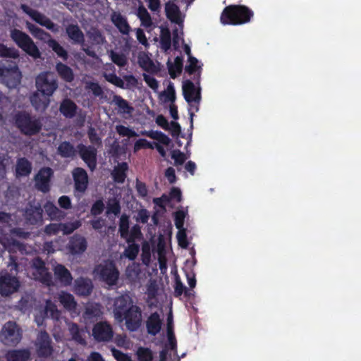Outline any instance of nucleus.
Masks as SVG:
<instances>
[{"mask_svg": "<svg viewBox=\"0 0 361 361\" xmlns=\"http://www.w3.org/2000/svg\"><path fill=\"white\" fill-rule=\"evenodd\" d=\"M104 78L106 81L114 85L115 86H116L119 88H121V89L126 88L125 83H124L123 80L120 77H118L116 74H115L114 73L106 74L104 75Z\"/></svg>", "mask_w": 361, "mask_h": 361, "instance_id": "obj_56", "label": "nucleus"}, {"mask_svg": "<svg viewBox=\"0 0 361 361\" xmlns=\"http://www.w3.org/2000/svg\"><path fill=\"white\" fill-rule=\"evenodd\" d=\"M9 159L8 153H0V174L5 175L6 173V166Z\"/></svg>", "mask_w": 361, "mask_h": 361, "instance_id": "obj_62", "label": "nucleus"}, {"mask_svg": "<svg viewBox=\"0 0 361 361\" xmlns=\"http://www.w3.org/2000/svg\"><path fill=\"white\" fill-rule=\"evenodd\" d=\"M19 281L16 276L6 273L0 276V294L8 296L17 291L19 288Z\"/></svg>", "mask_w": 361, "mask_h": 361, "instance_id": "obj_16", "label": "nucleus"}, {"mask_svg": "<svg viewBox=\"0 0 361 361\" xmlns=\"http://www.w3.org/2000/svg\"><path fill=\"white\" fill-rule=\"evenodd\" d=\"M171 158L174 160L176 166L182 165L187 159L185 154L179 149H174L171 152Z\"/></svg>", "mask_w": 361, "mask_h": 361, "instance_id": "obj_58", "label": "nucleus"}, {"mask_svg": "<svg viewBox=\"0 0 361 361\" xmlns=\"http://www.w3.org/2000/svg\"><path fill=\"white\" fill-rule=\"evenodd\" d=\"M21 8L24 13L28 15L34 21L42 26L45 27L52 32L58 31L57 25L53 23L49 18L41 13L37 10L30 8L25 4L21 6Z\"/></svg>", "mask_w": 361, "mask_h": 361, "instance_id": "obj_11", "label": "nucleus"}, {"mask_svg": "<svg viewBox=\"0 0 361 361\" xmlns=\"http://www.w3.org/2000/svg\"><path fill=\"white\" fill-rule=\"evenodd\" d=\"M30 102L34 108L37 111L45 110L49 104V97L42 99L37 92H35L30 97Z\"/></svg>", "mask_w": 361, "mask_h": 361, "instance_id": "obj_38", "label": "nucleus"}, {"mask_svg": "<svg viewBox=\"0 0 361 361\" xmlns=\"http://www.w3.org/2000/svg\"><path fill=\"white\" fill-rule=\"evenodd\" d=\"M22 336L14 322H6L0 334V341L6 345L15 346L21 340Z\"/></svg>", "mask_w": 361, "mask_h": 361, "instance_id": "obj_8", "label": "nucleus"}, {"mask_svg": "<svg viewBox=\"0 0 361 361\" xmlns=\"http://www.w3.org/2000/svg\"><path fill=\"white\" fill-rule=\"evenodd\" d=\"M0 57L16 59L19 57V51L14 47H7L4 44L0 43Z\"/></svg>", "mask_w": 361, "mask_h": 361, "instance_id": "obj_46", "label": "nucleus"}, {"mask_svg": "<svg viewBox=\"0 0 361 361\" xmlns=\"http://www.w3.org/2000/svg\"><path fill=\"white\" fill-rule=\"evenodd\" d=\"M10 37L15 44L33 59H39L41 52L32 38L25 32L13 28L10 32Z\"/></svg>", "mask_w": 361, "mask_h": 361, "instance_id": "obj_3", "label": "nucleus"}, {"mask_svg": "<svg viewBox=\"0 0 361 361\" xmlns=\"http://www.w3.org/2000/svg\"><path fill=\"white\" fill-rule=\"evenodd\" d=\"M112 103H114L123 114H130L133 111V107L127 100L124 99L120 95H114Z\"/></svg>", "mask_w": 361, "mask_h": 361, "instance_id": "obj_36", "label": "nucleus"}, {"mask_svg": "<svg viewBox=\"0 0 361 361\" xmlns=\"http://www.w3.org/2000/svg\"><path fill=\"white\" fill-rule=\"evenodd\" d=\"M59 300L63 307L68 311H73L76 308L77 302L73 295L69 293L61 292L59 294Z\"/></svg>", "mask_w": 361, "mask_h": 361, "instance_id": "obj_32", "label": "nucleus"}, {"mask_svg": "<svg viewBox=\"0 0 361 361\" xmlns=\"http://www.w3.org/2000/svg\"><path fill=\"white\" fill-rule=\"evenodd\" d=\"M93 283L89 278L80 276L74 281L73 290L79 296H89L93 290Z\"/></svg>", "mask_w": 361, "mask_h": 361, "instance_id": "obj_19", "label": "nucleus"}, {"mask_svg": "<svg viewBox=\"0 0 361 361\" xmlns=\"http://www.w3.org/2000/svg\"><path fill=\"white\" fill-rule=\"evenodd\" d=\"M183 56H176L174 60V63H173L170 59L168 60L167 67L169 70V75L171 78L174 79L177 74L181 73L183 71Z\"/></svg>", "mask_w": 361, "mask_h": 361, "instance_id": "obj_31", "label": "nucleus"}, {"mask_svg": "<svg viewBox=\"0 0 361 361\" xmlns=\"http://www.w3.org/2000/svg\"><path fill=\"white\" fill-rule=\"evenodd\" d=\"M87 136L91 145L99 147L102 145V138L98 135L94 128L90 126L87 130Z\"/></svg>", "mask_w": 361, "mask_h": 361, "instance_id": "obj_54", "label": "nucleus"}, {"mask_svg": "<svg viewBox=\"0 0 361 361\" xmlns=\"http://www.w3.org/2000/svg\"><path fill=\"white\" fill-rule=\"evenodd\" d=\"M36 87L38 92L44 97H49L58 88L57 80L49 72L41 73L35 80Z\"/></svg>", "mask_w": 361, "mask_h": 361, "instance_id": "obj_4", "label": "nucleus"}, {"mask_svg": "<svg viewBox=\"0 0 361 361\" xmlns=\"http://www.w3.org/2000/svg\"><path fill=\"white\" fill-rule=\"evenodd\" d=\"M136 355L138 361H152L153 359L152 351L148 348L140 347Z\"/></svg>", "mask_w": 361, "mask_h": 361, "instance_id": "obj_49", "label": "nucleus"}, {"mask_svg": "<svg viewBox=\"0 0 361 361\" xmlns=\"http://www.w3.org/2000/svg\"><path fill=\"white\" fill-rule=\"evenodd\" d=\"M32 163L25 157L18 158L16 165V177H25L32 171Z\"/></svg>", "mask_w": 361, "mask_h": 361, "instance_id": "obj_28", "label": "nucleus"}, {"mask_svg": "<svg viewBox=\"0 0 361 361\" xmlns=\"http://www.w3.org/2000/svg\"><path fill=\"white\" fill-rule=\"evenodd\" d=\"M188 62L189 64L185 66V71L189 75H192L197 72V74L194 77V80L196 83L199 84L200 80L201 66L197 65L198 60L195 57L190 56V57H188Z\"/></svg>", "mask_w": 361, "mask_h": 361, "instance_id": "obj_33", "label": "nucleus"}, {"mask_svg": "<svg viewBox=\"0 0 361 361\" xmlns=\"http://www.w3.org/2000/svg\"><path fill=\"white\" fill-rule=\"evenodd\" d=\"M185 214L183 211L179 210L174 214V222L176 227L178 229H183Z\"/></svg>", "mask_w": 361, "mask_h": 361, "instance_id": "obj_59", "label": "nucleus"}, {"mask_svg": "<svg viewBox=\"0 0 361 361\" xmlns=\"http://www.w3.org/2000/svg\"><path fill=\"white\" fill-rule=\"evenodd\" d=\"M135 150H138L140 149H152L153 148L152 145L147 140L141 138L137 140L134 146Z\"/></svg>", "mask_w": 361, "mask_h": 361, "instance_id": "obj_63", "label": "nucleus"}, {"mask_svg": "<svg viewBox=\"0 0 361 361\" xmlns=\"http://www.w3.org/2000/svg\"><path fill=\"white\" fill-rule=\"evenodd\" d=\"M92 336L98 342H109L114 336L112 326L107 322H99L92 329Z\"/></svg>", "mask_w": 361, "mask_h": 361, "instance_id": "obj_13", "label": "nucleus"}, {"mask_svg": "<svg viewBox=\"0 0 361 361\" xmlns=\"http://www.w3.org/2000/svg\"><path fill=\"white\" fill-rule=\"evenodd\" d=\"M117 320L120 322L125 321L126 326L128 331L132 332L136 331L142 325V310L139 306L134 305L128 308L123 315Z\"/></svg>", "mask_w": 361, "mask_h": 361, "instance_id": "obj_6", "label": "nucleus"}, {"mask_svg": "<svg viewBox=\"0 0 361 361\" xmlns=\"http://www.w3.org/2000/svg\"><path fill=\"white\" fill-rule=\"evenodd\" d=\"M13 121L20 132L27 136L36 135L42 128L41 118L26 111H18L13 116Z\"/></svg>", "mask_w": 361, "mask_h": 361, "instance_id": "obj_2", "label": "nucleus"}, {"mask_svg": "<svg viewBox=\"0 0 361 361\" xmlns=\"http://www.w3.org/2000/svg\"><path fill=\"white\" fill-rule=\"evenodd\" d=\"M66 33L68 38L74 44H79L82 47V50L92 58H96L97 54L90 47H85V35L77 23H71L66 27Z\"/></svg>", "mask_w": 361, "mask_h": 361, "instance_id": "obj_7", "label": "nucleus"}, {"mask_svg": "<svg viewBox=\"0 0 361 361\" xmlns=\"http://www.w3.org/2000/svg\"><path fill=\"white\" fill-rule=\"evenodd\" d=\"M253 11L244 5H229L223 10L221 23L224 25H242L247 23L253 17Z\"/></svg>", "mask_w": 361, "mask_h": 361, "instance_id": "obj_1", "label": "nucleus"}, {"mask_svg": "<svg viewBox=\"0 0 361 361\" xmlns=\"http://www.w3.org/2000/svg\"><path fill=\"white\" fill-rule=\"evenodd\" d=\"M51 339L46 331H41L37 338V353L40 357H49L52 355L54 349Z\"/></svg>", "mask_w": 361, "mask_h": 361, "instance_id": "obj_12", "label": "nucleus"}, {"mask_svg": "<svg viewBox=\"0 0 361 361\" xmlns=\"http://www.w3.org/2000/svg\"><path fill=\"white\" fill-rule=\"evenodd\" d=\"M81 226V223L78 220L73 222L61 223V231L64 234L68 235L78 229Z\"/></svg>", "mask_w": 361, "mask_h": 361, "instance_id": "obj_50", "label": "nucleus"}, {"mask_svg": "<svg viewBox=\"0 0 361 361\" xmlns=\"http://www.w3.org/2000/svg\"><path fill=\"white\" fill-rule=\"evenodd\" d=\"M57 152L63 158H73L75 157L78 150L70 142L63 141L59 144Z\"/></svg>", "mask_w": 361, "mask_h": 361, "instance_id": "obj_30", "label": "nucleus"}, {"mask_svg": "<svg viewBox=\"0 0 361 361\" xmlns=\"http://www.w3.org/2000/svg\"><path fill=\"white\" fill-rule=\"evenodd\" d=\"M26 26L29 31L31 32V34L37 39L45 40L51 37L49 33L47 32L42 28L38 27L37 26L31 23L27 22L26 23Z\"/></svg>", "mask_w": 361, "mask_h": 361, "instance_id": "obj_40", "label": "nucleus"}, {"mask_svg": "<svg viewBox=\"0 0 361 361\" xmlns=\"http://www.w3.org/2000/svg\"><path fill=\"white\" fill-rule=\"evenodd\" d=\"M137 16L141 22V25L145 27H151L152 25V20L150 14L147 8L143 6H139L137 11Z\"/></svg>", "mask_w": 361, "mask_h": 361, "instance_id": "obj_37", "label": "nucleus"}, {"mask_svg": "<svg viewBox=\"0 0 361 361\" xmlns=\"http://www.w3.org/2000/svg\"><path fill=\"white\" fill-rule=\"evenodd\" d=\"M118 231L122 238L128 235L129 231V219L126 215H122L120 219Z\"/></svg>", "mask_w": 361, "mask_h": 361, "instance_id": "obj_53", "label": "nucleus"}, {"mask_svg": "<svg viewBox=\"0 0 361 361\" xmlns=\"http://www.w3.org/2000/svg\"><path fill=\"white\" fill-rule=\"evenodd\" d=\"M20 72L15 63L8 66L0 65V82L9 88L16 87L20 82Z\"/></svg>", "mask_w": 361, "mask_h": 361, "instance_id": "obj_5", "label": "nucleus"}, {"mask_svg": "<svg viewBox=\"0 0 361 361\" xmlns=\"http://www.w3.org/2000/svg\"><path fill=\"white\" fill-rule=\"evenodd\" d=\"M183 94L185 100L191 104L192 102L197 103L199 105L201 100L200 88H196L195 84L190 80H186L183 82ZM199 110L198 106H196V111Z\"/></svg>", "mask_w": 361, "mask_h": 361, "instance_id": "obj_14", "label": "nucleus"}, {"mask_svg": "<svg viewBox=\"0 0 361 361\" xmlns=\"http://www.w3.org/2000/svg\"><path fill=\"white\" fill-rule=\"evenodd\" d=\"M128 169L127 163L122 162L116 166L112 172L114 180L117 183H123L126 178V171Z\"/></svg>", "mask_w": 361, "mask_h": 361, "instance_id": "obj_34", "label": "nucleus"}, {"mask_svg": "<svg viewBox=\"0 0 361 361\" xmlns=\"http://www.w3.org/2000/svg\"><path fill=\"white\" fill-rule=\"evenodd\" d=\"M144 80L147 83V85L154 91H156L158 89L159 82L153 76H150L149 75H144Z\"/></svg>", "mask_w": 361, "mask_h": 361, "instance_id": "obj_64", "label": "nucleus"}, {"mask_svg": "<svg viewBox=\"0 0 361 361\" xmlns=\"http://www.w3.org/2000/svg\"><path fill=\"white\" fill-rule=\"evenodd\" d=\"M140 247L135 243H128V246L124 251L125 256L130 260H134L139 252Z\"/></svg>", "mask_w": 361, "mask_h": 361, "instance_id": "obj_51", "label": "nucleus"}, {"mask_svg": "<svg viewBox=\"0 0 361 361\" xmlns=\"http://www.w3.org/2000/svg\"><path fill=\"white\" fill-rule=\"evenodd\" d=\"M165 13L167 18L171 22L178 25L183 24L180 8L175 3L171 1L166 2L165 4Z\"/></svg>", "mask_w": 361, "mask_h": 361, "instance_id": "obj_26", "label": "nucleus"}, {"mask_svg": "<svg viewBox=\"0 0 361 361\" xmlns=\"http://www.w3.org/2000/svg\"><path fill=\"white\" fill-rule=\"evenodd\" d=\"M42 213L43 210L40 206L30 204L25 210V219L30 225H37L42 221Z\"/></svg>", "mask_w": 361, "mask_h": 361, "instance_id": "obj_21", "label": "nucleus"}, {"mask_svg": "<svg viewBox=\"0 0 361 361\" xmlns=\"http://www.w3.org/2000/svg\"><path fill=\"white\" fill-rule=\"evenodd\" d=\"M44 209L51 219H59L63 216V212L52 202H47Z\"/></svg>", "mask_w": 361, "mask_h": 361, "instance_id": "obj_42", "label": "nucleus"}, {"mask_svg": "<svg viewBox=\"0 0 361 361\" xmlns=\"http://www.w3.org/2000/svg\"><path fill=\"white\" fill-rule=\"evenodd\" d=\"M87 36L90 39L92 44L94 45H101L105 41L104 37L102 35V32L97 29H94L87 32Z\"/></svg>", "mask_w": 361, "mask_h": 361, "instance_id": "obj_47", "label": "nucleus"}, {"mask_svg": "<svg viewBox=\"0 0 361 361\" xmlns=\"http://www.w3.org/2000/svg\"><path fill=\"white\" fill-rule=\"evenodd\" d=\"M147 135L165 145H168L171 142L170 138L161 131H149Z\"/></svg>", "mask_w": 361, "mask_h": 361, "instance_id": "obj_48", "label": "nucleus"}, {"mask_svg": "<svg viewBox=\"0 0 361 361\" xmlns=\"http://www.w3.org/2000/svg\"><path fill=\"white\" fill-rule=\"evenodd\" d=\"M56 71L59 77L66 82H71L74 80L73 70L66 64L58 62L56 65Z\"/></svg>", "mask_w": 361, "mask_h": 361, "instance_id": "obj_29", "label": "nucleus"}, {"mask_svg": "<svg viewBox=\"0 0 361 361\" xmlns=\"http://www.w3.org/2000/svg\"><path fill=\"white\" fill-rule=\"evenodd\" d=\"M53 176L54 171L50 167L41 168L35 177L36 188L44 193L49 192Z\"/></svg>", "mask_w": 361, "mask_h": 361, "instance_id": "obj_10", "label": "nucleus"}, {"mask_svg": "<svg viewBox=\"0 0 361 361\" xmlns=\"http://www.w3.org/2000/svg\"><path fill=\"white\" fill-rule=\"evenodd\" d=\"M167 336L171 349L176 346V341L173 333V315L170 312L167 317Z\"/></svg>", "mask_w": 361, "mask_h": 361, "instance_id": "obj_44", "label": "nucleus"}, {"mask_svg": "<svg viewBox=\"0 0 361 361\" xmlns=\"http://www.w3.org/2000/svg\"><path fill=\"white\" fill-rule=\"evenodd\" d=\"M134 305L130 296L127 294L120 295L115 299L114 304V314L116 319L121 318L122 315Z\"/></svg>", "mask_w": 361, "mask_h": 361, "instance_id": "obj_18", "label": "nucleus"}, {"mask_svg": "<svg viewBox=\"0 0 361 361\" xmlns=\"http://www.w3.org/2000/svg\"><path fill=\"white\" fill-rule=\"evenodd\" d=\"M77 150L81 159L85 163L91 171H94L97 164V149L93 145H85L80 143L77 145Z\"/></svg>", "mask_w": 361, "mask_h": 361, "instance_id": "obj_9", "label": "nucleus"}, {"mask_svg": "<svg viewBox=\"0 0 361 361\" xmlns=\"http://www.w3.org/2000/svg\"><path fill=\"white\" fill-rule=\"evenodd\" d=\"M106 209H106L107 214H114V215L117 216L121 212L120 203L116 199L110 200L108 202Z\"/></svg>", "mask_w": 361, "mask_h": 361, "instance_id": "obj_57", "label": "nucleus"}, {"mask_svg": "<svg viewBox=\"0 0 361 361\" xmlns=\"http://www.w3.org/2000/svg\"><path fill=\"white\" fill-rule=\"evenodd\" d=\"M184 293L186 298H190L193 294L182 283L178 276L175 278L174 296L178 298Z\"/></svg>", "mask_w": 361, "mask_h": 361, "instance_id": "obj_39", "label": "nucleus"}, {"mask_svg": "<svg viewBox=\"0 0 361 361\" xmlns=\"http://www.w3.org/2000/svg\"><path fill=\"white\" fill-rule=\"evenodd\" d=\"M100 279L109 286L115 285L118 281L119 272L113 263L99 265L97 268Z\"/></svg>", "mask_w": 361, "mask_h": 361, "instance_id": "obj_15", "label": "nucleus"}, {"mask_svg": "<svg viewBox=\"0 0 361 361\" xmlns=\"http://www.w3.org/2000/svg\"><path fill=\"white\" fill-rule=\"evenodd\" d=\"M54 274L56 279L63 286H68L72 283L71 273L64 265L57 264L54 268Z\"/></svg>", "mask_w": 361, "mask_h": 361, "instance_id": "obj_24", "label": "nucleus"}, {"mask_svg": "<svg viewBox=\"0 0 361 361\" xmlns=\"http://www.w3.org/2000/svg\"><path fill=\"white\" fill-rule=\"evenodd\" d=\"M145 325L147 332L149 335L156 336L158 334L162 326V319L159 313L157 312L151 313L146 320Z\"/></svg>", "mask_w": 361, "mask_h": 361, "instance_id": "obj_22", "label": "nucleus"}, {"mask_svg": "<svg viewBox=\"0 0 361 361\" xmlns=\"http://www.w3.org/2000/svg\"><path fill=\"white\" fill-rule=\"evenodd\" d=\"M161 47L165 51L171 49V35L168 28L162 29L160 35Z\"/></svg>", "mask_w": 361, "mask_h": 361, "instance_id": "obj_41", "label": "nucleus"}, {"mask_svg": "<svg viewBox=\"0 0 361 361\" xmlns=\"http://www.w3.org/2000/svg\"><path fill=\"white\" fill-rule=\"evenodd\" d=\"M31 267L35 270L37 279L40 281L49 284L51 281V274L49 272L48 269L44 260L39 257H35L31 262Z\"/></svg>", "mask_w": 361, "mask_h": 361, "instance_id": "obj_17", "label": "nucleus"}, {"mask_svg": "<svg viewBox=\"0 0 361 361\" xmlns=\"http://www.w3.org/2000/svg\"><path fill=\"white\" fill-rule=\"evenodd\" d=\"M109 57L111 61L118 67H124L128 63V59L123 53H118L114 50L109 51Z\"/></svg>", "mask_w": 361, "mask_h": 361, "instance_id": "obj_43", "label": "nucleus"}, {"mask_svg": "<svg viewBox=\"0 0 361 361\" xmlns=\"http://www.w3.org/2000/svg\"><path fill=\"white\" fill-rule=\"evenodd\" d=\"M31 353L28 348L9 350L5 354L7 361H28Z\"/></svg>", "mask_w": 361, "mask_h": 361, "instance_id": "obj_25", "label": "nucleus"}, {"mask_svg": "<svg viewBox=\"0 0 361 361\" xmlns=\"http://www.w3.org/2000/svg\"><path fill=\"white\" fill-rule=\"evenodd\" d=\"M69 330L74 341L81 344L85 343V339L82 336L79 326L77 324L73 323L70 326Z\"/></svg>", "mask_w": 361, "mask_h": 361, "instance_id": "obj_55", "label": "nucleus"}, {"mask_svg": "<svg viewBox=\"0 0 361 361\" xmlns=\"http://www.w3.org/2000/svg\"><path fill=\"white\" fill-rule=\"evenodd\" d=\"M104 209V204L102 201V200H97L95 201V202L92 204L90 212L91 214L93 216H97L101 214Z\"/></svg>", "mask_w": 361, "mask_h": 361, "instance_id": "obj_61", "label": "nucleus"}, {"mask_svg": "<svg viewBox=\"0 0 361 361\" xmlns=\"http://www.w3.org/2000/svg\"><path fill=\"white\" fill-rule=\"evenodd\" d=\"M76 104L68 98L63 99L59 106V111L67 118H72L75 116L78 110Z\"/></svg>", "mask_w": 361, "mask_h": 361, "instance_id": "obj_27", "label": "nucleus"}, {"mask_svg": "<svg viewBox=\"0 0 361 361\" xmlns=\"http://www.w3.org/2000/svg\"><path fill=\"white\" fill-rule=\"evenodd\" d=\"M142 235L140 227L138 225H135L132 227L130 231L128 232V235L123 238L128 243H135V240L140 238Z\"/></svg>", "mask_w": 361, "mask_h": 361, "instance_id": "obj_52", "label": "nucleus"}, {"mask_svg": "<svg viewBox=\"0 0 361 361\" xmlns=\"http://www.w3.org/2000/svg\"><path fill=\"white\" fill-rule=\"evenodd\" d=\"M49 46L59 57H61L64 61L68 59V54L67 51L55 39H50L49 42Z\"/></svg>", "mask_w": 361, "mask_h": 361, "instance_id": "obj_45", "label": "nucleus"}, {"mask_svg": "<svg viewBox=\"0 0 361 361\" xmlns=\"http://www.w3.org/2000/svg\"><path fill=\"white\" fill-rule=\"evenodd\" d=\"M87 247V243L85 237L75 235L71 238L69 242V250L73 255H80L83 253Z\"/></svg>", "mask_w": 361, "mask_h": 361, "instance_id": "obj_23", "label": "nucleus"}, {"mask_svg": "<svg viewBox=\"0 0 361 361\" xmlns=\"http://www.w3.org/2000/svg\"><path fill=\"white\" fill-rule=\"evenodd\" d=\"M112 22L123 35H128L130 31V27L127 19L121 14L115 15L112 17Z\"/></svg>", "mask_w": 361, "mask_h": 361, "instance_id": "obj_35", "label": "nucleus"}, {"mask_svg": "<svg viewBox=\"0 0 361 361\" xmlns=\"http://www.w3.org/2000/svg\"><path fill=\"white\" fill-rule=\"evenodd\" d=\"M176 237L180 247L182 248H187L188 247L189 243L187 238L186 231L184 228L178 230Z\"/></svg>", "mask_w": 361, "mask_h": 361, "instance_id": "obj_60", "label": "nucleus"}, {"mask_svg": "<svg viewBox=\"0 0 361 361\" xmlns=\"http://www.w3.org/2000/svg\"><path fill=\"white\" fill-rule=\"evenodd\" d=\"M75 190L83 193L87 188L88 176L86 171L80 167H77L73 171Z\"/></svg>", "mask_w": 361, "mask_h": 361, "instance_id": "obj_20", "label": "nucleus"}]
</instances>
